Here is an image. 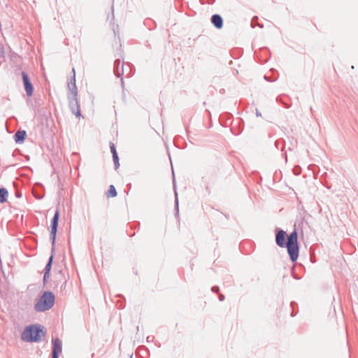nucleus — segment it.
<instances>
[{"label":"nucleus","mask_w":358,"mask_h":358,"mask_svg":"<svg viewBox=\"0 0 358 358\" xmlns=\"http://www.w3.org/2000/svg\"><path fill=\"white\" fill-rule=\"evenodd\" d=\"M5 57V51L3 46L0 44V58H3Z\"/></svg>","instance_id":"f3484780"},{"label":"nucleus","mask_w":358,"mask_h":358,"mask_svg":"<svg viewBox=\"0 0 358 358\" xmlns=\"http://www.w3.org/2000/svg\"><path fill=\"white\" fill-rule=\"evenodd\" d=\"M52 355L58 356L62 353V342L58 338L52 339Z\"/></svg>","instance_id":"0eeeda50"},{"label":"nucleus","mask_w":358,"mask_h":358,"mask_svg":"<svg viewBox=\"0 0 358 358\" xmlns=\"http://www.w3.org/2000/svg\"><path fill=\"white\" fill-rule=\"evenodd\" d=\"M52 358H59V357L58 356L52 355Z\"/></svg>","instance_id":"b1692460"},{"label":"nucleus","mask_w":358,"mask_h":358,"mask_svg":"<svg viewBox=\"0 0 358 358\" xmlns=\"http://www.w3.org/2000/svg\"><path fill=\"white\" fill-rule=\"evenodd\" d=\"M110 152H111L113 156H114L115 154H117V152L116 151L115 146L114 143H113L112 142L110 143Z\"/></svg>","instance_id":"dca6fc26"},{"label":"nucleus","mask_w":358,"mask_h":358,"mask_svg":"<svg viewBox=\"0 0 358 358\" xmlns=\"http://www.w3.org/2000/svg\"><path fill=\"white\" fill-rule=\"evenodd\" d=\"M55 296L50 291H45L34 304V310L36 312H45L49 310L55 304Z\"/></svg>","instance_id":"20e7f679"},{"label":"nucleus","mask_w":358,"mask_h":358,"mask_svg":"<svg viewBox=\"0 0 358 358\" xmlns=\"http://www.w3.org/2000/svg\"><path fill=\"white\" fill-rule=\"evenodd\" d=\"M212 292H217L219 291V287L217 286H213L211 288Z\"/></svg>","instance_id":"6ab92c4d"},{"label":"nucleus","mask_w":358,"mask_h":358,"mask_svg":"<svg viewBox=\"0 0 358 358\" xmlns=\"http://www.w3.org/2000/svg\"><path fill=\"white\" fill-rule=\"evenodd\" d=\"M121 83H122V85L123 86V85H124V81H123V78H121Z\"/></svg>","instance_id":"5701e85b"},{"label":"nucleus","mask_w":358,"mask_h":358,"mask_svg":"<svg viewBox=\"0 0 358 358\" xmlns=\"http://www.w3.org/2000/svg\"><path fill=\"white\" fill-rule=\"evenodd\" d=\"M49 278V273L46 274V272H44L43 275V282H45L47 279Z\"/></svg>","instance_id":"a211bd4d"},{"label":"nucleus","mask_w":358,"mask_h":358,"mask_svg":"<svg viewBox=\"0 0 358 358\" xmlns=\"http://www.w3.org/2000/svg\"><path fill=\"white\" fill-rule=\"evenodd\" d=\"M27 136L25 131H17L14 135V139L16 143H22L24 142Z\"/></svg>","instance_id":"9d476101"},{"label":"nucleus","mask_w":358,"mask_h":358,"mask_svg":"<svg viewBox=\"0 0 358 358\" xmlns=\"http://www.w3.org/2000/svg\"><path fill=\"white\" fill-rule=\"evenodd\" d=\"M107 196L108 197H115V196H117V191H116L115 187H114V185H110L109 186V189L108 190Z\"/></svg>","instance_id":"f8f14e48"},{"label":"nucleus","mask_w":358,"mask_h":358,"mask_svg":"<svg viewBox=\"0 0 358 358\" xmlns=\"http://www.w3.org/2000/svg\"><path fill=\"white\" fill-rule=\"evenodd\" d=\"M211 22L218 29L223 27V19L219 14H214L211 17Z\"/></svg>","instance_id":"1a4fd4ad"},{"label":"nucleus","mask_w":358,"mask_h":358,"mask_svg":"<svg viewBox=\"0 0 358 358\" xmlns=\"http://www.w3.org/2000/svg\"><path fill=\"white\" fill-rule=\"evenodd\" d=\"M113 159L114 162V165H115V169H118L120 166V163H119V157H118L117 154H115L114 156H113Z\"/></svg>","instance_id":"4468645a"},{"label":"nucleus","mask_w":358,"mask_h":358,"mask_svg":"<svg viewBox=\"0 0 358 358\" xmlns=\"http://www.w3.org/2000/svg\"><path fill=\"white\" fill-rule=\"evenodd\" d=\"M59 218V211L58 209L56 210L53 217L51 220V225H50V239L52 243V251L55 250V244L56 240V234L57 231L58 222Z\"/></svg>","instance_id":"39448f33"},{"label":"nucleus","mask_w":358,"mask_h":358,"mask_svg":"<svg viewBox=\"0 0 358 358\" xmlns=\"http://www.w3.org/2000/svg\"><path fill=\"white\" fill-rule=\"evenodd\" d=\"M175 210H176V214H178V213H179L178 199V194H177L176 191H175Z\"/></svg>","instance_id":"2eb2a0df"},{"label":"nucleus","mask_w":358,"mask_h":358,"mask_svg":"<svg viewBox=\"0 0 358 358\" xmlns=\"http://www.w3.org/2000/svg\"><path fill=\"white\" fill-rule=\"evenodd\" d=\"M275 243L280 248H287L290 260L296 262L299 257V246L298 243V234L296 229L289 235L282 229H278L275 234Z\"/></svg>","instance_id":"f257e3e1"},{"label":"nucleus","mask_w":358,"mask_h":358,"mask_svg":"<svg viewBox=\"0 0 358 358\" xmlns=\"http://www.w3.org/2000/svg\"><path fill=\"white\" fill-rule=\"evenodd\" d=\"M73 76L71 78L70 81L68 82L67 88V99L69 101V108L73 114H74L76 117H80V108L78 99V90L76 85V73L75 69H72Z\"/></svg>","instance_id":"f03ea898"},{"label":"nucleus","mask_w":358,"mask_h":358,"mask_svg":"<svg viewBox=\"0 0 358 358\" xmlns=\"http://www.w3.org/2000/svg\"><path fill=\"white\" fill-rule=\"evenodd\" d=\"M24 87L28 96H31L34 93V86L30 81L29 76L24 71L21 72Z\"/></svg>","instance_id":"423d86ee"},{"label":"nucleus","mask_w":358,"mask_h":358,"mask_svg":"<svg viewBox=\"0 0 358 358\" xmlns=\"http://www.w3.org/2000/svg\"><path fill=\"white\" fill-rule=\"evenodd\" d=\"M257 17H253V18H252V22H251V26H252V27H254V24H253V23H254V20H255V19H257Z\"/></svg>","instance_id":"412c9836"},{"label":"nucleus","mask_w":358,"mask_h":358,"mask_svg":"<svg viewBox=\"0 0 358 358\" xmlns=\"http://www.w3.org/2000/svg\"><path fill=\"white\" fill-rule=\"evenodd\" d=\"M256 115L261 116V113L259 112V110L257 109H256Z\"/></svg>","instance_id":"4be33fe9"},{"label":"nucleus","mask_w":358,"mask_h":358,"mask_svg":"<svg viewBox=\"0 0 358 358\" xmlns=\"http://www.w3.org/2000/svg\"><path fill=\"white\" fill-rule=\"evenodd\" d=\"M114 73L120 78L124 73V62H121L120 59H116L114 62Z\"/></svg>","instance_id":"6e6552de"},{"label":"nucleus","mask_w":358,"mask_h":358,"mask_svg":"<svg viewBox=\"0 0 358 358\" xmlns=\"http://www.w3.org/2000/svg\"><path fill=\"white\" fill-rule=\"evenodd\" d=\"M8 196V192L5 187L0 188V203H3L7 201Z\"/></svg>","instance_id":"9b49d317"},{"label":"nucleus","mask_w":358,"mask_h":358,"mask_svg":"<svg viewBox=\"0 0 358 358\" xmlns=\"http://www.w3.org/2000/svg\"><path fill=\"white\" fill-rule=\"evenodd\" d=\"M45 330L41 324L27 326L21 334V339L27 343L41 342L45 336Z\"/></svg>","instance_id":"7ed1b4c3"},{"label":"nucleus","mask_w":358,"mask_h":358,"mask_svg":"<svg viewBox=\"0 0 358 358\" xmlns=\"http://www.w3.org/2000/svg\"><path fill=\"white\" fill-rule=\"evenodd\" d=\"M53 260V255H51V256L49 257V259L45 265L44 272H46V274L50 273V271L51 269L52 264Z\"/></svg>","instance_id":"ddd939ff"},{"label":"nucleus","mask_w":358,"mask_h":358,"mask_svg":"<svg viewBox=\"0 0 358 358\" xmlns=\"http://www.w3.org/2000/svg\"><path fill=\"white\" fill-rule=\"evenodd\" d=\"M224 296L223 294H220L219 295V300L220 301H224Z\"/></svg>","instance_id":"aec40b11"}]
</instances>
